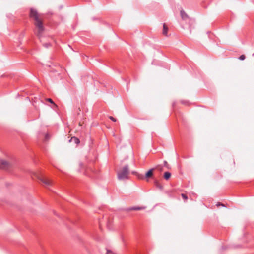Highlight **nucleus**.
I'll use <instances>...</instances> for the list:
<instances>
[{
	"mask_svg": "<svg viewBox=\"0 0 254 254\" xmlns=\"http://www.w3.org/2000/svg\"><path fill=\"white\" fill-rule=\"evenodd\" d=\"M30 17L34 20L35 34L41 39L45 31L43 21L38 12L34 9H30Z\"/></svg>",
	"mask_w": 254,
	"mask_h": 254,
	"instance_id": "1",
	"label": "nucleus"
},
{
	"mask_svg": "<svg viewBox=\"0 0 254 254\" xmlns=\"http://www.w3.org/2000/svg\"><path fill=\"white\" fill-rule=\"evenodd\" d=\"M117 175L119 180H123L128 179L129 175L128 166H125L121 170L118 171Z\"/></svg>",
	"mask_w": 254,
	"mask_h": 254,
	"instance_id": "2",
	"label": "nucleus"
},
{
	"mask_svg": "<svg viewBox=\"0 0 254 254\" xmlns=\"http://www.w3.org/2000/svg\"><path fill=\"white\" fill-rule=\"evenodd\" d=\"M39 179L40 180L41 182L43 183V184L46 187L51 186L53 184V182L52 180L45 177H39Z\"/></svg>",
	"mask_w": 254,
	"mask_h": 254,
	"instance_id": "3",
	"label": "nucleus"
},
{
	"mask_svg": "<svg viewBox=\"0 0 254 254\" xmlns=\"http://www.w3.org/2000/svg\"><path fill=\"white\" fill-rule=\"evenodd\" d=\"M11 167V164L4 160H0V169H8Z\"/></svg>",
	"mask_w": 254,
	"mask_h": 254,
	"instance_id": "4",
	"label": "nucleus"
},
{
	"mask_svg": "<svg viewBox=\"0 0 254 254\" xmlns=\"http://www.w3.org/2000/svg\"><path fill=\"white\" fill-rule=\"evenodd\" d=\"M155 170V168H152L148 171L145 175V178L148 179L153 176V171Z\"/></svg>",
	"mask_w": 254,
	"mask_h": 254,
	"instance_id": "5",
	"label": "nucleus"
},
{
	"mask_svg": "<svg viewBox=\"0 0 254 254\" xmlns=\"http://www.w3.org/2000/svg\"><path fill=\"white\" fill-rule=\"evenodd\" d=\"M145 209V207H138V206H137V207H129V208H128L127 209V211H132V210H143V209Z\"/></svg>",
	"mask_w": 254,
	"mask_h": 254,
	"instance_id": "6",
	"label": "nucleus"
},
{
	"mask_svg": "<svg viewBox=\"0 0 254 254\" xmlns=\"http://www.w3.org/2000/svg\"><path fill=\"white\" fill-rule=\"evenodd\" d=\"M180 14L182 19L183 20H186L187 19L189 18L188 15L186 13V12L183 10H181Z\"/></svg>",
	"mask_w": 254,
	"mask_h": 254,
	"instance_id": "7",
	"label": "nucleus"
},
{
	"mask_svg": "<svg viewBox=\"0 0 254 254\" xmlns=\"http://www.w3.org/2000/svg\"><path fill=\"white\" fill-rule=\"evenodd\" d=\"M163 32H162V34L166 36H167V33H168V27L167 26V25L164 23L163 24Z\"/></svg>",
	"mask_w": 254,
	"mask_h": 254,
	"instance_id": "8",
	"label": "nucleus"
},
{
	"mask_svg": "<svg viewBox=\"0 0 254 254\" xmlns=\"http://www.w3.org/2000/svg\"><path fill=\"white\" fill-rule=\"evenodd\" d=\"M154 185L159 189H160V190L163 189V186L157 180H155L154 181Z\"/></svg>",
	"mask_w": 254,
	"mask_h": 254,
	"instance_id": "9",
	"label": "nucleus"
},
{
	"mask_svg": "<svg viewBox=\"0 0 254 254\" xmlns=\"http://www.w3.org/2000/svg\"><path fill=\"white\" fill-rule=\"evenodd\" d=\"M69 142H74L76 144H79L80 142V140L78 138L75 137H72L69 140Z\"/></svg>",
	"mask_w": 254,
	"mask_h": 254,
	"instance_id": "10",
	"label": "nucleus"
},
{
	"mask_svg": "<svg viewBox=\"0 0 254 254\" xmlns=\"http://www.w3.org/2000/svg\"><path fill=\"white\" fill-rule=\"evenodd\" d=\"M171 173L169 172H166L164 173V178L166 179V180H168L170 177H171Z\"/></svg>",
	"mask_w": 254,
	"mask_h": 254,
	"instance_id": "11",
	"label": "nucleus"
},
{
	"mask_svg": "<svg viewBox=\"0 0 254 254\" xmlns=\"http://www.w3.org/2000/svg\"><path fill=\"white\" fill-rule=\"evenodd\" d=\"M46 100L47 101L52 104L53 105L54 107H57V105L53 102V101L51 98H47Z\"/></svg>",
	"mask_w": 254,
	"mask_h": 254,
	"instance_id": "12",
	"label": "nucleus"
},
{
	"mask_svg": "<svg viewBox=\"0 0 254 254\" xmlns=\"http://www.w3.org/2000/svg\"><path fill=\"white\" fill-rule=\"evenodd\" d=\"M136 175H137L138 178L139 179L143 180L145 178V176H144L142 174H136Z\"/></svg>",
	"mask_w": 254,
	"mask_h": 254,
	"instance_id": "13",
	"label": "nucleus"
},
{
	"mask_svg": "<svg viewBox=\"0 0 254 254\" xmlns=\"http://www.w3.org/2000/svg\"><path fill=\"white\" fill-rule=\"evenodd\" d=\"M104 251V254H116L110 250H105Z\"/></svg>",
	"mask_w": 254,
	"mask_h": 254,
	"instance_id": "14",
	"label": "nucleus"
},
{
	"mask_svg": "<svg viewBox=\"0 0 254 254\" xmlns=\"http://www.w3.org/2000/svg\"><path fill=\"white\" fill-rule=\"evenodd\" d=\"M181 196L183 198V199L184 200H187L188 199V196H187L186 194H184V193H182L181 194Z\"/></svg>",
	"mask_w": 254,
	"mask_h": 254,
	"instance_id": "15",
	"label": "nucleus"
},
{
	"mask_svg": "<svg viewBox=\"0 0 254 254\" xmlns=\"http://www.w3.org/2000/svg\"><path fill=\"white\" fill-rule=\"evenodd\" d=\"M157 169L159 171H162L163 170V168L162 166H161L160 165H158L157 166H156L155 168V169Z\"/></svg>",
	"mask_w": 254,
	"mask_h": 254,
	"instance_id": "16",
	"label": "nucleus"
},
{
	"mask_svg": "<svg viewBox=\"0 0 254 254\" xmlns=\"http://www.w3.org/2000/svg\"><path fill=\"white\" fill-rule=\"evenodd\" d=\"M164 165L167 168H168V169L170 168V166H169V165L168 164V163H167V162L166 161H164Z\"/></svg>",
	"mask_w": 254,
	"mask_h": 254,
	"instance_id": "17",
	"label": "nucleus"
},
{
	"mask_svg": "<svg viewBox=\"0 0 254 254\" xmlns=\"http://www.w3.org/2000/svg\"><path fill=\"white\" fill-rule=\"evenodd\" d=\"M245 56L244 55H242L239 57V59L240 60H244L245 59Z\"/></svg>",
	"mask_w": 254,
	"mask_h": 254,
	"instance_id": "18",
	"label": "nucleus"
},
{
	"mask_svg": "<svg viewBox=\"0 0 254 254\" xmlns=\"http://www.w3.org/2000/svg\"><path fill=\"white\" fill-rule=\"evenodd\" d=\"M109 119L110 120H111L113 122H116V119L115 118H114L113 117H112V116H109Z\"/></svg>",
	"mask_w": 254,
	"mask_h": 254,
	"instance_id": "19",
	"label": "nucleus"
},
{
	"mask_svg": "<svg viewBox=\"0 0 254 254\" xmlns=\"http://www.w3.org/2000/svg\"><path fill=\"white\" fill-rule=\"evenodd\" d=\"M43 46H45V47H48L49 46H50V44L49 43H44L43 44Z\"/></svg>",
	"mask_w": 254,
	"mask_h": 254,
	"instance_id": "20",
	"label": "nucleus"
},
{
	"mask_svg": "<svg viewBox=\"0 0 254 254\" xmlns=\"http://www.w3.org/2000/svg\"><path fill=\"white\" fill-rule=\"evenodd\" d=\"M220 205L223 206H224V204H222V203H220V202H218V203L216 204V206H220Z\"/></svg>",
	"mask_w": 254,
	"mask_h": 254,
	"instance_id": "21",
	"label": "nucleus"
}]
</instances>
